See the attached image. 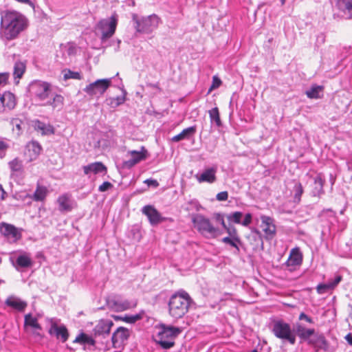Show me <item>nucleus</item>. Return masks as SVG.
<instances>
[{"instance_id":"obj_1","label":"nucleus","mask_w":352,"mask_h":352,"mask_svg":"<svg viewBox=\"0 0 352 352\" xmlns=\"http://www.w3.org/2000/svg\"><path fill=\"white\" fill-rule=\"evenodd\" d=\"M0 37L6 41L16 38L28 26V19L15 10H2L0 12Z\"/></svg>"},{"instance_id":"obj_2","label":"nucleus","mask_w":352,"mask_h":352,"mask_svg":"<svg viewBox=\"0 0 352 352\" xmlns=\"http://www.w3.org/2000/svg\"><path fill=\"white\" fill-rule=\"evenodd\" d=\"M192 298L188 292L180 289L173 294L168 301L169 314L174 318H182L188 311Z\"/></svg>"},{"instance_id":"obj_3","label":"nucleus","mask_w":352,"mask_h":352,"mask_svg":"<svg viewBox=\"0 0 352 352\" xmlns=\"http://www.w3.org/2000/svg\"><path fill=\"white\" fill-rule=\"evenodd\" d=\"M191 221L197 231L205 239H213L219 236L222 232L211 222L210 219L202 214H190Z\"/></svg>"},{"instance_id":"obj_4","label":"nucleus","mask_w":352,"mask_h":352,"mask_svg":"<svg viewBox=\"0 0 352 352\" xmlns=\"http://www.w3.org/2000/svg\"><path fill=\"white\" fill-rule=\"evenodd\" d=\"M158 330L155 341L164 349H169L175 345L174 340L181 333V329L165 324H159L155 327Z\"/></svg>"},{"instance_id":"obj_5","label":"nucleus","mask_w":352,"mask_h":352,"mask_svg":"<svg viewBox=\"0 0 352 352\" xmlns=\"http://www.w3.org/2000/svg\"><path fill=\"white\" fill-rule=\"evenodd\" d=\"M132 21L136 32L150 34L157 28L160 19L156 14L140 17L137 14H133Z\"/></svg>"},{"instance_id":"obj_6","label":"nucleus","mask_w":352,"mask_h":352,"mask_svg":"<svg viewBox=\"0 0 352 352\" xmlns=\"http://www.w3.org/2000/svg\"><path fill=\"white\" fill-rule=\"evenodd\" d=\"M272 332L278 339L288 342L292 345L296 343V333L292 329L290 324L283 319L275 320L272 322Z\"/></svg>"},{"instance_id":"obj_7","label":"nucleus","mask_w":352,"mask_h":352,"mask_svg":"<svg viewBox=\"0 0 352 352\" xmlns=\"http://www.w3.org/2000/svg\"><path fill=\"white\" fill-rule=\"evenodd\" d=\"M118 25V15L114 13L108 19H100L95 25L96 31L101 34L100 39L102 43L111 38L116 32Z\"/></svg>"},{"instance_id":"obj_8","label":"nucleus","mask_w":352,"mask_h":352,"mask_svg":"<svg viewBox=\"0 0 352 352\" xmlns=\"http://www.w3.org/2000/svg\"><path fill=\"white\" fill-rule=\"evenodd\" d=\"M23 229L16 228L15 226L6 223H0V233L10 243H16L22 238Z\"/></svg>"},{"instance_id":"obj_9","label":"nucleus","mask_w":352,"mask_h":352,"mask_svg":"<svg viewBox=\"0 0 352 352\" xmlns=\"http://www.w3.org/2000/svg\"><path fill=\"white\" fill-rule=\"evenodd\" d=\"M111 85V78L98 79L89 84L83 91L90 96H101Z\"/></svg>"},{"instance_id":"obj_10","label":"nucleus","mask_w":352,"mask_h":352,"mask_svg":"<svg viewBox=\"0 0 352 352\" xmlns=\"http://www.w3.org/2000/svg\"><path fill=\"white\" fill-rule=\"evenodd\" d=\"M30 89L34 97L42 102L50 98V92L52 91L50 83L41 81L33 82Z\"/></svg>"},{"instance_id":"obj_11","label":"nucleus","mask_w":352,"mask_h":352,"mask_svg":"<svg viewBox=\"0 0 352 352\" xmlns=\"http://www.w3.org/2000/svg\"><path fill=\"white\" fill-rule=\"evenodd\" d=\"M302 254L298 247L292 248L287 261L283 264L285 270L292 272L296 270L302 263Z\"/></svg>"},{"instance_id":"obj_12","label":"nucleus","mask_w":352,"mask_h":352,"mask_svg":"<svg viewBox=\"0 0 352 352\" xmlns=\"http://www.w3.org/2000/svg\"><path fill=\"white\" fill-rule=\"evenodd\" d=\"M10 170V178L16 183L23 181L25 177V168L23 162L19 157H15L8 162Z\"/></svg>"},{"instance_id":"obj_13","label":"nucleus","mask_w":352,"mask_h":352,"mask_svg":"<svg viewBox=\"0 0 352 352\" xmlns=\"http://www.w3.org/2000/svg\"><path fill=\"white\" fill-rule=\"evenodd\" d=\"M56 202L58 204V209L61 213L71 212L78 206L76 201L72 198V195L68 192L60 195L57 198Z\"/></svg>"},{"instance_id":"obj_14","label":"nucleus","mask_w":352,"mask_h":352,"mask_svg":"<svg viewBox=\"0 0 352 352\" xmlns=\"http://www.w3.org/2000/svg\"><path fill=\"white\" fill-rule=\"evenodd\" d=\"M130 337L129 330L124 327H119L112 334L111 342L114 349L122 348Z\"/></svg>"},{"instance_id":"obj_15","label":"nucleus","mask_w":352,"mask_h":352,"mask_svg":"<svg viewBox=\"0 0 352 352\" xmlns=\"http://www.w3.org/2000/svg\"><path fill=\"white\" fill-rule=\"evenodd\" d=\"M307 343L315 352H319L320 350L328 351L329 349V343L322 333L315 331L314 335H312Z\"/></svg>"},{"instance_id":"obj_16","label":"nucleus","mask_w":352,"mask_h":352,"mask_svg":"<svg viewBox=\"0 0 352 352\" xmlns=\"http://www.w3.org/2000/svg\"><path fill=\"white\" fill-rule=\"evenodd\" d=\"M263 238L264 236L262 235L260 230L256 228H251L250 234L246 236V239L253 251L263 250Z\"/></svg>"},{"instance_id":"obj_17","label":"nucleus","mask_w":352,"mask_h":352,"mask_svg":"<svg viewBox=\"0 0 352 352\" xmlns=\"http://www.w3.org/2000/svg\"><path fill=\"white\" fill-rule=\"evenodd\" d=\"M261 227H263V231L265 234L264 238L267 241H271L276 234V226L274 223V219L269 216L261 215Z\"/></svg>"},{"instance_id":"obj_18","label":"nucleus","mask_w":352,"mask_h":352,"mask_svg":"<svg viewBox=\"0 0 352 352\" xmlns=\"http://www.w3.org/2000/svg\"><path fill=\"white\" fill-rule=\"evenodd\" d=\"M142 212L147 217L151 226H156L165 221V218L162 217L159 211L152 205L144 206L142 208Z\"/></svg>"},{"instance_id":"obj_19","label":"nucleus","mask_w":352,"mask_h":352,"mask_svg":"<svg viewBox=\"0 0 352 352\" xmlns=\"http://www.w3.org/2000/svg\"><path fill=\"white\" fill-rule=\"evenodd\" d=\"M113 324H114L113 321L111 320H100L93 329L94 336H102L105 338L106 336H109L111 331V327L113 326Z\"/></svg>"},{"instance_id":"obj_20","label":"nucleus","mask_w":352,"mask_h":352,"mask_svg":"<svg viewBox=\"0 0 352 352\" xmlns=\"http://www.w3.org/2000/svg\"><path fill=\"white\" fill-rule=\"evenodd\" d=\"M313 179L314 187L311 190V195L314 197L321 198L325 193L324 189L326 182L324 175L322 173H318Z\"/></svg>"},{"instance_id":"obj_21","label":"nucleus","mask_w":352,"mask_h":352,"mask_svg":"<svg viewBox=\"0 0 352 352\" xmlns=\"http://www.w3.org/2000/svg\"><path fill=\"white\" fill-rule=\"evenodd\" d=\"M50 335H54L58 340H60L62 342H65L69 336L68 329L64 324L58 326L56 322L51 324L48 330Z\"/></svg>"},{"instance_id":"obj_22","label":"nucleus","mask_w":352,"mask_h":352,"mask_svg":"<svg viewBox=\"0 0 352 352\" xmlns=\"http://www.w3.org/2000/svg\"><path fill=\"white\" fill-rule=\"evenodd\" d=\"M106 305L107 307L116 311H122L129 309L131 307V303L129 300H120L116 296L111 298L107 297L105 298Z\"/></svg>"},{"instance_id":"obj_23","label":"nucleus","mask_w":352,"mask_h":352,"mask_svg":"<svg viewBox=\"0 0 352 352\" xmlns=\"http://www.w3.org/2000/svg\"><path fill=\"white\" fill-rule=\"evenodd\" d=\"M315 331L314 329L306 328L299 322L296 323L294 329L296 337L298 336L299 338L300 342H307L312 335H314Z\"/></svg>"},{"instance_id":"obj_24","label":"nucleus","mask_w":352,"mask_h":352,"mask_svg":"<svg viewBox=\"0 0 352 352\" xmlns=\"http://www.w3.org/2000/svg\"><path fill=\"white\" fill-rule=\"evenodd\" d=\"M131 155V158L124 162V165L129 168L133 166L142 160H146L147 157L148 151L142 146L140 151H131L129 152Z\"/></svg>"},{"instance_id":"obj_25","label":"nucleus","mask_w":352,"mask_h":352,"mask_svg":"<svg viewBox=\"0 0 352 352\" xmlns=\"http://www.w3.org/2000/svg\"><path fill=\"white\" fill-rule=\"evenodd\" d=\"M82 170L84 174L86 175H89L91 173L94 175H97L99 173L106 174L107 172V168L105 165L101 162H96L93 163H90L87 165L82 166Z\"/></svg>"},{"instance_id":"obj_26","label":"nucleus","mask_w":352,"mask_h":352,"mask_svg":"<svg viewBox=\"0 0 352 352\" xmlns=\"http://www.w3.org/2000/svg\"><path fill=\"white\" fill-rule=\"evenodd\" d=\"M41 146L36 141L29 142L26 146L25 155L28 157V161L32 162L36 160L41 153Z\"/></svg>"},{"instance_id":"obj_27","label":"nucleus","mask_w":352,"mask_h":352,"mask_svg":"<svg viewBox=\"0 0 352 352\" xmlns=\"http://www.w3.org/2000/svg\"><path fill=\"white\" fill-rule=\"evenodd\" d=\"M217 168L211 167L206 169L201 175H196L195 177L199 183L208 182L212 184L216 182Z\"/></svg>"},{"instance_id":"obj_28","label":"nucleus","mask_w":352,"mask_h":352,"mask_svg":"<svg viewBox=\"0 0 352 352\" xmlns=\"http://www.w3.org/2000/svg\"><path fill=\"white\" fill-rule=\"evenodd\" d=\"M197 132V126L193 125L186 129H184L180 133L173 136L171 141L173 142H178L183 140H190L195 135Z\"/></svg>"},{"instance_id":"obj_29","label":"nucleus","mask_w":352,"mask_h":352,"mask_svg":"<svg viewBox=\"0 0 352 352\" xmlns=\"http://www.w3.org/2000/svg\"><path fill=\"white\" fill-rule=\"evenodd\" d=\"M5 304L10 307L13 308L19 311H23L27 307V302L21 300L20 298L10 296L5 301Z\"/></svg>"},{"instance_id":"obj_30","label":"nucleus","mask_w":352,"mask_h":352,"mask_svg":"<svg viewBox=\"0 0 352 352\" xmlns=\"http://www.w3.org/2000/svg\"><path fill=\"white\" fill-rule=\"evenodd\" d=\"M0 100L4 106L6 111L13 109L16 106L15 96L11 92L6 91L2 95H0Z\"/></svg>"},{"instance_id":"obj_31","label":"nucleus","mask_w":352,"mask_h":352,"mask_svg":"<svg viewBox=\"0 0 352 352\" xmlns=\"http://www.w3.org/2000/svg\"><path fill=\"white\" fill-rule=\"evenodd\" d=\"M336 7L352 19V0H334Z\"/></svg>"},{"instance_id":"obj_32","label":"nucleus","mask_w":352,"mask_h":352,"mask_svg":"<svg viewBox=\"0 0 352 352\" xmlns=\"http://www.w3.org/2000/svg\"><path fill=\"white\" fill-rule=\"evenodd\" d=\"M32 265L33 261H32L30 256L26 253L18 256L15 263H14V265L17 270H19V268L31 267Z\"/></svg>"},{"instance_id":"obj_33","label":"nucleus","mask_w":352,"mask_h":352,"mask_svg":"<svg viewBox=\"0 0 352 352\" xmlns=\"http://www.w3.org/2000/svg\"><path fill=\"white\" fill-rule=\"evenodd\" d=\"M123 94L116 97H109L106 99V102L108 106L111 108H116L122 104L126 100V91L122 90Z\"/></svg>"},{"instance_id":"obj_34","label":"nucleus","mask_w":352,"mask_h":352,"mask_svg":"<svg viewBox=\"0 0 352 352\" xmlns=\"http://www.w3.org/2000/svg\"><path fill=\"white\" fill-rule=\"evenodd\" d=\"M74 342L78 343L82 345L87 344L89 346H95L96 344L95 340L91 336L85 333L84 332L79 333L74 340Z\"/></svg>"},{"instance_id":"obj_35","label":"nucleus","mask_w":352,"mask_h":352,"mask_svg":"<svg viewBox=\"0 0 352 352\" xmlns=\"http://www.w3.org/2000/svg\"><path fill=\"white\" fill-rule=\"evenodd\" d=\"M47 192L48 191L46 186L38 184L32 195V199L36 201H43L45 199Z\"/></svg>"},{"instance_id":"obj_36","label":"nucleus","mask_w":352,"mask_h":352,"mask_svg":"<svg viewBox=\"0 0 352 352\" xmlns=\"http://www.w3.org/2000/svg\"><path fill=\"white\" fill-rule=\"evenodd\" d=\"M208 113L211 123H214L217 127L223 126L218 107H216L211 109L208 111Z\"/></svg>"},{"instance_id":"obj_37","label":"nucleus","mask_w":352,"mask_h":352,"mask_svg":"<svg viewBox=\"0 0 352 352\" xmlns=\"http://www.w3.org/2000/svg\"><path fill=\"white\" fill-rule=\"evenodd\" d=\"M26 65L22 61H16L14 63L13 67V76L14 78H21L25 72Z\"/></svg>"},{"instance_id":"obj_38","label":"nucleus","mask_w":352,"mask_h":352,"mask_svg":"<svg viewBox=\"0 0 352 352\" xmlns=\"http://www.w3.org/2000/svg\"><path fill=\"white\" fill-rule=\"evenodd\" d=\"M24 324L25 326H30L35 329L42 330V327L38 322L37 318L33 317L31 314H28L25 316Z\"/></svg>"},{"instance_id":"obj_39","label":"nucleus","mask_w":352,"mask_h":352,"mask_svg":"<svg viewBox=\"0 0 352 352\" xmlns=\"http://www.w3.org/2000/svg\"><path fill=\"white\" fill-rule=\"evenodd\" d=\"M323 90V87L320 85H314L311 86L309 90L306 91V95L309 98L311 99H318L320 98L322 96L320 95V93Z\"/></svg>"},{"instance_id":"obj_40","label":"nucleus","mask_w":352,"mask_h":352,"mask_svg":"<svg viewBox=\"0 0 352 352\" xmlns=\"http://www.w3.org/2000/svg\"><path fill=\"white\" fill-rule=\"evenodd\" d=\"M294 202L299 204L301 201V196L304 192L302 185L300 182L295 184L294 186Z\"/></svg>"},{"instance_id":"obj_41","label":"nucleus","mask_w":352,"mask_h":352,"mask_svg":"<svg viewBox=\"0 0 352 352\" xmlns=\"http://www.w3.org/2000/svg\"><path fill=\"white\" fill-rule=\"evenodd\" d=\"M143 316L144 311L134 315L126 314L123 318H122V320L126 323L133 324L135 322L142 320L143 318Z\"/></svg>"},{"instance_id":"obj_42","label":"nucleus","mask_w":352,"mask_h":352,"mask_svg":"<svg viewBox=\"0 0 352 352\" xmlns=\"http://www.w3.org/2000/svg\"><path fill=\"white\" fill-rule=\"evenodd\" d=\"M34 127L36 130L41 131L43 134L54 133V129L51 126L47 128L45 124L40 120L36 121Z\"/></svg>"},{"instance_id":"obj_43","label":"nucleus","mask_w":352,"mask_h":352,"mask_svg":"<svg viewBox=\"0 0 352 352\" xmlns=\"http://www.w3.org/2000/svg\"><path fill=\"white\" fill-rule=\"evenodd\" d=\"M243 217V212L236 211L227 215V219L230 223H234L241 224V219Z\"/></svg>"},{"instance_id":"obj_44","label":"nucleus","mask_w":352,"mask_h":352,"mask_svg":"<svg viewBox=\"0 0 352 352\" xmlns=\"http://www.w3.org/2000/svg\"><path fill=\"white\" fill-rule=\"evenodd\" d=\"M64 80H67L68 79H77L80 80L82 78V76L78 72H73L69 69H65L64 71Z\"/></svg>"},{"instance_id":"obj_45","label":"nucleus","mask_w":352,"mask_h":352,"mask_svg":"<svg viewBox=\"0 0 352 352\" xmlns=\"http://www.w3.org/2000/svg\"><path fill=\"white\" fill-rule=\"evenodd\" d=\"M187 205V207L185 208L186 211L195 210L196 212H199L202 208L201 205L196 199H193L188 201Z\"/></svg>"},{"instance_id":"obj_46","label":"nucleus","mask_w":352,"mask_h":352,"mask_svg":"<svg viewBox=\"0 0 352 352\" xmlns=\"http://www.w3.org/2000/svg\"><path fill=\"white\" fill-rule=\"evenodd\" d=\"M64 104V97L60 94H56L54 96V102L52 105L53 109H58L60 110L63 109Z\"/></svg>"},{"instance_id":"obj_47","label":"nucleus","mask_w":352,"mask_h":352,"mask_svg":"<svg viewBox=\"0 0 352 352\" xmlns=\"http://www.w3.org/2000/svg\"><path fill=\"white\" fill-rule=\"evenodd\" d=\"M129 236L135 241H140L142 238L140 229L138 226H134L129 230Z\"/></svg>"},{"instance_id":"obj_48","label":"nucleus","mask_w":352,"mask_h":352,"mask_svg":"<svg viewBox=\"0 0 352 352\" xmlns=\"http://www.w3.org/2000/svg\"><path fill=\"white\" fill-rule=\"evenodd\" d=\"M222 85V80L217 76L212 77V85H210L207 94H209L212 90L219 88Z\"/></svg>"},{"instance_id":"obj_49","label":"nucleus","mask_w":352,"mask_h":352,"mask_svg":"<svg viewBox=\"0 0 352 352\" xmlns=\"http://www.w3.org/2000/svg\"><path fill=\"white\" fill-rule=\"evenodd\" d=\"M226 232L228 233V236L226 237H238L239 234L237 232L236 228L233 226H226V228H223Z\"/></svg>"},{"instance_id":"obj_50","label":"nucleus","mask_w":352,"mask_h":352,"mask_svg":"<svg viewBox=\"0 0 352 352\" xmlns=\"http://www.w3.org/2000/svg\"><path fill=\"white\" fill-rule=\"evenodd\" d=\"M236 239V237H223L221 239V242L224 243L226 245H228L231 248H233L234 250H236V243L235 240Z\"/></svg>"},{"instance_id":"obj_51","label":"nucleus","mask_w":352,"mask_h":352,"mask_svg":"<svg viewBox=\"0 0 352 352\" xmlns=\"http://www.w3.org/2000/svg\"><path fill=\"white\" fill-rule=\"evenodd\" d=\"M329 289H332L329 283L319 284L316 287V290L318 294H324L327 292Z\"/></svg>"},{"instance_id":"obj_52","label":"nucleus","mask_w":352,"mask_h":352,"mask_svg":"<svg viewBox=\"0 0 352 352\" xmlns=\"http://www.w3.org/2000/svg\"><path fill=\"white\" fill-rule=\"evenodd\" d=\"M235 241L236 243V250H234V254H239L241 252V248H242L244 251L246 250V248H245L243 243L242 242V241L240 238V236L236 237V239L235 240Z\"/></svg>"},{"instance_id":"obj_53","label":"nucleus","mask_w":352,"mask_h":352,"mask_svg":"<svg viewBox=\"0 0 352 352\" xmlns=\"http://www.w3.org/2000/svg\"><path fill=\"white\" fill-rule=\"evenodd\" d=\"M113 184L109 182H104L98 188L100 192H105L113 188Z\"/></svg>"},{"instance_id":"obj_54","label":"nucleus","mask_w":352,"mask_h":352,"mask_svg":"<svg viewBox=\"0 0 352 352\" xmlns=\"http://www.w3.org/2000/svg\"><path fill=\"white\" fill-rule=\"evenodd\" d=\"M214 217L216 221L219 222L222 226L223 228H226V224L224 221L223 214H222L221 213H215L214 214Z\"/></svg>"},{"instance_id":"obj_55","label":"nucleus","mask_w":352,"mask_h":352,"mask_svg":"<svg viewBox=\"0 0 352 352\" xmlns=\"http://www.w3.org/2000/svg\"><path fill=\"white\" fill-rule=\"evenodd\" d=\"M298 320H305L307 322L309 323V324H314V320L312 319L311 317L309 316L308 315H307L306 314H305L304 312H301L298 316Z\"/></svg>"},{"instance_id":"obj_56","label":"nucleus","mask_w":352,"mask_h":352,"mask_svg":"<svg viewBox=\"0 0 352 352\" xmlns=\"http://www.w3.org/2000/svg\"><path fill=\"white\" fill-rule=\"evenodd\" d=\"M326 212H329L331 214L330 216L332 217H336V212L333 211L331 208H324L319 212L318 217L322 218Z\"/></svg>"},{"instance_id":"obj_57","label":"nucleus","mask_w":352,"mask_h":352,"mask_svg":"<svg viewBox=\"0 0 352 352\" xmlns=\"http://www.w3.org/2000/svg\"><path fill=\"white\" fill-rule=\"evenodd\" d=\"M216 199L220 201H226L228 199V192L227 191L220 192L217 195Z\"/></svg>"},{"instance_id":"obj_58","label":"nucleus","mask_w":352,"mask_h":352,"mask_svg":"<svg viewBox=\"0 0 352 352\" xmlns=\"http://www.w3.org/2000/svg\"><path fill=\"white\" fill-rule=\"evenodd\" d=\"M252 215L251 213L245 214L243 221H241V225L243 226H249L252 222Z\"/></svg>"},{"instance_id":"obj_59","label":"nucleus","mask_w":352,"mask_h":352,"mask_svg":"<svg viewBox=\"0 0 352 352\" xmlns=\"http://www.w3.org/2000/svg\"><path fill=\"white\" fill-rule=\"evenodd\" d=\"M56 94L53 92L52 91L50 92V98L47 99L43 104H41V106H51L52 105L54 102V96Z\"/></svg>"},{"instance_id":"obj_60","label":"nucleus","mask_w":352,"mask_h":352,"mask_svg":"<svg viewBox=\"0 0 352 352\" xmlns=\"http://www.w3.org/2000/svg\"><path fill=\"white\" fill-rule=\"evenodd\" d=\"M144 183L146 184L148 186H152L153 188H157L159 186V182L156 179L151 178L146 179Z\"/></svg>"},{"instance_id":"obj_61","label":"nucleus","mask_w":352,"mask_h":352,"mask_svg":"<svg viewBox=\"0 0 352 352\" xmlns=\"http://www.w3.org/2000/svg\"><path fill=\"white\" fill-rule=\"evenodd\" d=\"M9 73L8 72H3L0 73V85H5L7 83V81L9 78Z\"/></svg>"},{"instance_id":"obj_62","label":"nucleus","mask_w":352,"mask_h":352,"mask_svg":"<svg viewBox=\"0 0 352 352\" xmlns=\"http://www.w3.org/2000/svg\"><path fill=\"white\" fill-rule=\"evenodd\" d=\"M342 276L338 275L335 277L333 281L329 282V285L332 289L337 286V285L342 280Z\"/></svg>"},{"instance_id":"obj_63","label":"nucleus","mask_w":352,"mask_h":352,"mask_svg":"<svg viewBox=\"0 0 352 352\" xmlns=\"http://www.w3.org/2000/svg\"><path fill=\"white\" fill-rule=\"evenodd\" d=\"M12 124L13 126H14L16 129L20 131H21V124H23V121L19 119H13L12 120Z\"/></svg>"},{"instance_id":"obj_64","label":"nucleus","mask_w":352,"mask_h":352,"mask_svg":"<svg viewBox=\"0 0 352 352\" xmlns=\"http://www.w3.org/2000/svg\"><path fill=\"white\" fill-rule=\"evenodd\" d=\"M146 86L148 87H151V88L157 89L160 91H161V88L160 87L159 82H156V83L147 82Z\"/></svg>"}]
</instances>
